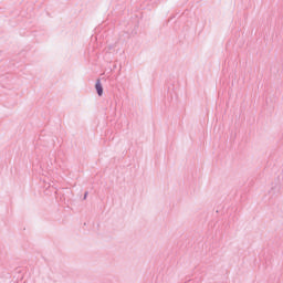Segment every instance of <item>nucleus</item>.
Returning <instances> with one entry per match:
<instances>
[{"label": "nucleus", "mask_w": 283, "mask_h": 283, "mask_svg": "<svg viewBox=\"0 0 283 283\" xmlns=\"http://www.w3.org/2000/svg\"><path fill=\"white\" fill-rule=\"evenodd\" d=\"M95 90H96L98 96H103V84H101V80L96 81Z\"/></svg>", "instance_id": "f257e3e1"}]
</instances>
